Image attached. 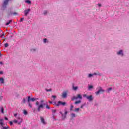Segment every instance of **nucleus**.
I'll use <instances>...</instances> for the list:
<instances>
[{"label":"nucleus","instance_id":"1","mask_svg":"<svg viewBox=\"0 0 129 129\" xmlns=\"http://www.w3.org/2000/svg\"><path fill=\"white\" fill-rule=\"evenodd\" d=\"M38 99H39V98H31V96H29L28 97V100H27L29 106H30V107L31 108H32V107H33V106L32 105V104L31 103V101H32V102L36 101V100H38Z\"/></svg>","mask_w":129,"mask_h":129},{"label":"nucleus","instance_id":"2","mask_svg":"<svg viewBox=\"0 0 129 129\" xmlns=\"http://www.w3.org/2000/svg\"><path fill=\"white\" fill-rule=\"evenodd\" d=\"M99 90L98 91L95 92L96 95H99V94H102V93H104V92L105 91L104 90L102 89V88L101 87H98Z\"/></svg>","mask_w":129,"mask_h":129},{"label":"nucleus","instance_id":"3","mask_svg":"<svg viewBox=\"0 0 129 129\" xmlns=\"http://www.w3.org/2000/svg\"><path fill=\"white\" fill-rule=\"evenodd\" d=\"M0 124L2 126L3 129H8L9 127L7 126V127L4 126L5 125V123H4V119H0Z\"/></svg>","mask_w":129,"mask_h":129},{"label":"nucleus","instance_id":"4","mask_svg":"<svg viewBox=\"0 0 129 129\" xmlns=\"http://www.w3.org/2000/svg\"><path fill=\"white\" fill-rule=\"evenodd\" d=\"M78 98H80V99H82V96H81V95L80 94H78L77 95V97L74 96L73 98H72V100H76V99H77Z\"/></svg>","mask_w":129,"mask_h":129},{"label":"nucleus","instance_id":"5","mask_svg":"<svg viewBox=\"0 0 129 129\" xmlns=\"http://www.w3.org/2000/svg\"><path fill=\"white\" fill-rule=\"evenodd\" d=\"M58 104H56V106H59V105H63V106L66 105V102H61V101H59L57 102Z\"/></svg>","mask_w":129,"mask_h":129},{"label":"nucleus","instance_id":"6","mask_svg":"<svg viewBox=\"0 0 129 129\" xmlns=\"http://www.w3.org/2000/svg\"><path fill=\"white\" fill-rule=\"evenodd\" d=\"M44 105H45V104H41L39 105L37 107L38 111H39V112L41 111V108H44Z\"/></svg>","mask_w":129,"mask_h":129},{"label":"nucleus","instance_id":"7","mask_svg":"<svg viewBox=\"0 0 129 129\" xmlns=\"http://www.w3.org/2000/svg\"><path fill=\"white\" fill-rule=\"evenodd\" d=\"M67 92H68L64 91L62 93L61 97H62V98H66V97H67Z\"/></svg>","mask_w":129,"mask_h":129},{"label":"nucleus","instance_id":"8","mask_svg":"<svg viewBox=\"0 0 129 129\" xmlns=\"http://www.w3.org/2000/svg\"><path fill=\"white\" fill-rule=\"evenodd\" d=\"M30 11H31V9H29L27 10H24L25 16H26V17H27L28 16V15H29V13H30Z\"/></svg>","mask_w":129,"mask_h":129},{"label":"nucleus","instance_id":"9","mask_svg":"<svg viewBox=\"0 0 129 129\" xmlns=\"http://www.w3.org/2000/svg\"><path fill=\"white\" fill-rule=\"evenodd\" d=\"M87 99H88L89 101H92V100H93V98H92V95H91L89 96H87Z\"/></svg>","mask_w":129,"mask_h":129},{"label":"nucleus","instance_id":"10","mask_svg":"<svg viewBox=\"0 0 129 129\" xmlns=\"http://www.w3.org/2000/svg\"><path fill=\"white\" fill-rule=\"evenodd\" d=\"M11 0H5L4 4H3V7H6L7 5H8L9 2H10Z\"/></svg>","mask_w":129,"mask_h":129},{"label":"nucleus","instance_id":"11","mask_svg":"<svg viewBox=\"0 0 129 129\" xmlns=\"http://www.w3.org/2000/svg\"><path fill=\"white\" fill-rule=\"evenodd\" d=\"M40 120L41 121L42 123L43 124H46V121H45V120L44 119V118L42 116H40Z\"/></svg>","mask_w":129,"mask_h":129},{"label":"nucleus","instance_id":"12","mask_svg":"<svg viewBox=\"0 0 129 129\" xmlns=\"http://www.w3.org/2000/svg\"><path fill=\"white\" fill-rule=\"evenodd\" d=\"M93 75H98L99 76H101V74H100V73H99V72L97 71L96 73H94L93 74Z\"/></svg>","mask_w":129,"mask_h":129},{"label":"nucleus","instance_id":"13","mask_svg":"<svg viewBox=\"0 0 129 129\" xmlns=\"http://www.w3.org/2000/svg\"><path fill=\"white\" fill-rule=\"evenodd\" d=\"M117 55H121L123 56V53H122V50H120L118 52H117Z\"/></svg>","mask_w":129,"mask_h":129},{"label":"nucleus","instance_id":"14","mask_svg":"<svg viewBox=\"0 0 129 129\" xmlns=\"http://www.w3.org/2000/svg\"><path fill=\"white\" fill-rule=\"evenodd\" d=\"M78 89V86H74V84H73V90H74L75 91H76Z\"/></svg>","mask_w":129,"mask_h":129},{"label":"nucleus","instance_id":"15","mask_svg":"<svg viewBox=\"0 0 129 129\" xmlns=\"http://www.w3.org/2000/svg\"><path fill=\"white\" fill-rule=\"evenodd\" d=\"M59 113L61 115L62 119H65L66 118V115H64V114L62 113V112H59Z\"/></svg>","mask_w":129,"mask_h":129},{"label":"nucleus","instance_id":"16","mask_svg":"<svg viewBox=\"0 0 129 129\" xmlns=\"http://www.w3.org/2000/svg\"><path fill=\"white\" fill-rule=\"evenodd\" d=\"M0 83L2 84H4L5 83V80L3 78H0Z\"/></svg>","mask_w":129,"mask_h":129},{"label":"nucleus","instance_id":"17","mask_svg":"<svg viewBox=\"0 0 129 129\" xmlns=\"http://www.w3.org/2000/svg\"><path fill=\"white\" fill-rule=\"evenodd\" d=\"M23 113H24V114H25V115H27V114H28V112L27 111V110H24Z\"/></svg>","mask_w":129,"mask_h":129},{"label":"nucleus","instance_id":"18","mask_svg":"<svg viewBox=\"0 0 129 129\" xmlns=\"http://www.w3.org/2000/svg\"><path fill=\"white\" fill-rule=\"evenodd\" d=\"M76 116V115H75V114H74L73 113H72L71 114V117H72V118H73V117H75Z\"/></svg>","mask_w":129,"mask_h":129},{"label":"nucleus","instance_id":"19","mask_svg":"<svg viewBox=\"0 0 129 129\" xmlns=\"http://www.w3.org/2000/svg\"><path fill=\"white\" fill-rule=\"evenodd\" d=\"M12 22V20H10V21H9V22H7V23L6 24V26H8V25H10V24Z\"/></svg>","mask_w":129,"mask_h":129},{"label":"nucleus","instance_id":"20","mask_svg":"<svg viewBox=\"0 0 129 129\" xmlns=\"http://www.w3.org/2000/svg\"><path fill=\"white\" fill-rule=\"evenodd\" d=\"M81 102V101L79 100V101H77L75 102V104H77L78 103H80Z\"/></svg>","mask_w":129,"mask_h":129},{"label":"nucleus","instance_id":"21","mask_svg":"<svg viewBox=\"0 0 129 129\" xmlns=\"http://www.w3.org/2000/svg\"><path fill=\"white\" fill-rule=\"evenodd\" d=\"M74 108V106H73V105H71L70 110L71 111L73 110Z\"/></svg>","mask_w":129,"mask_h":129},{"label":"nucleus","instance_id":"22","mask_svg":"<svg viewBox=\"0 0 129 129\" xmlns=\"http://www.w3.org/2000/svg\"><path fill=\"white\" fill-rule=\"evenodd\" d=\"M51 111H52V113H55L56 111H57V110H56V109H52Z\"/></svg>","mask_w":129,"mask_h":129},{"label":"nucleus","instance_id":"23","mask_svg":"<svg viewBox=\"0 0 129 129\" xmlns=\"http://www.w3.org/2000/svg\"><path fill=\"white\" fill-rule=\"evenodd\" d=\"M26 3H27V4H31L32 3V2H31V1H30V0H27L26 1Z\"/></svg>","mask_w":129,"mask_h":129},{"label":"nucleus","instance_id":"24","mask_svg":"<svg viewBox=\"0 0 129 129\" xmlns=\"http://www.w3.org/2000/svg\"><path fill=\"white\" fill-rule=\"evenodd\" d=\"M46 108H47V109H50V106H49V105L46 104Z\"/></svg>","mask_w":129,"mask_h":129},{"label":"nucleus","instance_id":"25","mask_svg":"<svg viewBox=\"0 0 129 129\" xmlns=\"http://www.w3.org/2000/svg\"><path fill=\"white\" fill-rule=\"evenodd\" d=\"M1 112L2 113H4V107H1Z\"/></svg>","mask_w":129,"mask_h":129},{"label":"nucleus","instance_id":"26","mask_svg":"<svg viewBox=\"0 0 129 129\" xmlns=\"http://www.w3.org/2000/svg\"><path fill=\"white\" fill-rule=\"evenodd\" d=\"M5 48H7V47H9V44L8 43H6L5 44Z\"/></svg>","mask_w":129,"mask_h":129},{"label":"nucleus","instance_id":"27","mask_svg":"<svg viewBox=\"0 0 129 129\" xmlns=\"http://www.w3.org/2000/svg\"><path fill=\"white\" fill-rule=\"evenodd\" d=\"M93 76V74H89L88 77L90 78L91 77H92Z\"/></svg>","mask_w":129,"mask_h":129},{"label":"nucleus","instance_id":"28","mask_svg":"<svg viewBox=\"0 0 129 129\" xmlns=\"http://www.w3.org/2000/svg\"><path fill=\"white\" fill-rule=\"evenodd\" d=\"M110 90H112V88H109L107 89L108 91H110Z\"/></svg>","mask_w":129,"mask_h":129},{"label":"nucleus","instance_id":"29","mask_svg":"<svg viewBox=\"0 0 129 129\" xmlns=\"http://www.w3.org/2000/svg\"><path fill=\"white\" fill-rule=\"evenodd\" d=\"M91 88H93V86H91V85L89 86V89H91Z\"/></svg>","mask_w":129,"mask_h":129},{"label":"nucleus","instance_id":"30","mask_svg":"<svg viewBox=\"0 0 129 129\" xmlns=\"http://www.w3.org/2000/svg\"><path fill=\"white\" fill-rule=\"evenodd\" d=\"M36 105H37V106H39V101H36Z\"/></svg>","mask_w":129,"mask_h":129},{"label":"nucleus","instance_id":"31","mask_svg":"<svg viewBox=\"0 0 129 129\" xmlns=\"http://www.w3.org/2000/svg\"><path fill=\"white\" fill-rule=\"evenodd\" d=\"M23 103H26V99L24 98L23 99Z\"/></svg>","mask_w":129,"mask_h":129},{"label":"nucleus","instance_id":"32","mask_svg":"<svg viewBox=\"0 0 129 129\" xmlns=\"http://www.w3.org/2000/svg\"><path fill=\"white\" fill-rule=\"evenodd\" d=\"M52 97L53 98H54V99H55V98H56V97H57L55 95H52Z\"/></svg>","mask_w":129,"mask_h":129},{"label":"nucleus","instance_id":"33","mask_svg":"<svg viewBox=\"0 0 129 129\" xmlns=\"http://www.w3.org/2000/svg\"><path fill=\"white\" fill-rule=\"evenodd\" d=\"M67 113H68V112L67 111H66L64 112V115H66H66H67Z\"/></svg>","mask_w":129,"mask_h":129},{"label":"nucleus","instance_id":"34","mask_svg":"<svg viewBox=\"0 0 129 129\" xmlns=\"http://www.w3.org/2000/svg\"><path fill=\"white\" fill-rule=\"evenodd\" d=\"M78 110H79V108H76L75 111H78Z\"/></svg>","mask_w":129,"mask_h":129},{"label":"nucleus","instance_id":"35","mask_svg":"<svg viewBox=\"0 0 129 129\" xmlns=\"http://www.w3.org/2000/svg\"><path fill=\"white\" fill-rule=\"evenodd\" d=\"M48 12H47V11H45L44 12V15H47V13Z\"/></svg>","mask_w":129,"mask_h":129},{"label":"nucleus","instance_id":"36","mask_svg":"<svg viewBox=\"0 0 129 129\" xmlns=\"http://www.w3.org/2000/svg\"><path fill=\"white\" fill-rule=\"evenodd\" d=\"M46 91L48 92L49 91H52V89H47Z\"/></svg>","mask_w":129,"mask_h":129},{"label":"nucleus","instance_id":"37","mask_svg":"<svg viewBox=\"0 0 129 129\" xmlns=\"http://www.w3.org/2000/svg\"><path fill=\"white\" fill-rule=\"evenodd\" d=\"M83 97H86V98H87V95L86 94H84L83 95Z\"/></svg>","mask_w":129,"mask_h":129},{"label":"nucleus","instance_id":"38","mask_svg":"<svg viewBox=\"0 0 129 129\" xmlns=\"http://www.w3.org/2000/svg\"><path fill=\"white\" fill-rule=\"evenodd\" d=\"M23 21H24V18H21L20 22H23Z\"/></svg>","mask_w":129,"mask_h":129},{"label":"nucleus","instance_id":"39","mask_svg":"<svg viewBox=\"0 0 129 129\" xmlns=\"http://www.w3.org/2000/svg\"><path fill=\"white\" fill-rule=\"evenodd\" d=\"M46 41H47V39L45 38L44 39V43H46Z\"/></svg>","mask_w":129,"mask_h":129},{"label":"nucleus","instance_id":"40","mask_svg":"<svg viewBox=\"0 0 129 129\" xmlns=\"http://www.w3.org/2000/svg\"><path fill=\"white\" fill-rule=\"evenodd\" d=\"M13 15H15V16H16V15H18V13L15 12L13 13Z\"/></svg>","mask_w":129,"mask_h":129},{"label":"nucleus","instance_id":"41","mask_svg":"<svg viewBox=\"0 0 129 129\" xmlns=\"http://www.w3.org/2000/svg\"><path fill=\"white\" fill-rule=\"evenodd\" d=\"M0 74H4V72L3 71H0Z\"/></svg>","mask_w":129,"mask_h":129},{"label":"nucleus","instance_id":"42","mask_svg":"<svg viewBox=\"0 0 129 129\" xmlns=\"http://www.w3.org/2000/svg\"><path fill=\"white\" fill-rule=\"evenodd\" d=\"M17 115H18V114H17V113L14 114V116H15V117H17Z\"/></svg>","mask_w":129,"mask_h":129},{"label":"nucleus","instance_id":"43","mask_svg":"<svg viewBox=\"0 0 129 129\" xmlns=\"http://www.w3.org/2000/svg\"><path fill=\"white\" fill-rule=\"evenodd\" d=\"M5 119L6 120H9V118H8L7 117H5Z\"/></svg>","mask_w":129,"mask_h":129},{"label":"nucleus","instance_id":"44","mask_svg":"<svg viewBox=\"0 0 129 129\" xmlns=\"http://www.w3.org/2000/svg\"><path fill=\"white\" fill-rule=\"evenodd\" d=\"M14 122H15V123H17L18 122V120H14Z\"/></svg>","mask_w":129,"mask_h":129},{"label":"nucleus","instance_id":"45","mask_svg":"<svg viewBox=\"0 0 129 129\" xmlns=\"http://www.w3.org/2000/svg\"><path fill=\"white\" fill-rule=\"evenodd\" d=\"M10 124H11V125H12L13 124V122L12 121H10Z\"/></svg>","mask_w":129,"mask_h":129},{"label":"nucleus","instance_id":"46","mask_svg":"<svg viewBox=\"0 0 129 129\" xmlns=\"http://www.w3.org/2000/svg\"><path fill=\"white\" fill-rule=\"evenodd\" d=\"M98 7H101V4H98Z\"/></svg>","mask_w":129,"mask_h":129},{"label":"nucleus","instance_id":"47","mask_svg":"<svg viewBox=\"0 0 129 129\" xmlns=\"http://www.w3.org/2000/svg\"><path fill=\"white\" fill-rule=\"evenodd\" d=\"M83 106H84V105H82L81 106V108H83Z\"/></svg>","mask_w":129,"mask_h":129},{"label":"nucleus","instance_id":"48","mask_svg":"<svg viewBox=\"0 0 129 129\" xmlns=\"http://www.w3.org/2000/svg\"><path fill=\"white\" fill-rule=\"evenodd\" d=\"M40 102H41V103H43V102H44V100L40 101Z\"/></svg>","mask_w":129,"mask_h":129},{"label":"nucleus","instance_id":"49","mask_svg":"<svg viewBox=\"0 0 129 129\" xmlns=\"http://www.w3.org/2000/svg\"><path fill=\"white\" fill-rule=\"evenodd\" d=\"M2 53H0V57H2Z\"/></svg>","mask_w":129,"mask_h":129},{"label":"nucleus","instance_id":"50","mask_svg":"<svg viewBox=\"0 0 129 129\" xmlns=\"http://www.w3.org/2000/svg\"><path fill=\"white\" fill-rule=\"evenodd\" d=\"M0 64H3V62L0 61Z\"/></svg>","mask_w":129,"mask_h":129},{"label":"nucleus","instance_id":"51","mask_svg":"<svg viewBox=\"0 0 129 129\" xmlns=\"http://www.w3.org/2000/svg\"><path fill=\"white\" fill-rule=\"evenodd\" d=\"M49 103H52V102L49 101Z\"/></svg>","mask_w":129,"mask_h":129},{"label":"nucleus","instance_id":"52","mask_svg":"<svg viewBox=\"0 0 129 129\" xmlns=\"http://www.w3.org/2000/svg\"><path fill=\"white\" fill-rule=\"evenodd\" d=\"M53 118L55 117V116L54 115V114H52Z\"/></svg>","mask_w":129,"mask_h":129},{"label":"nucleus","instance_id":"53","mask_svg":"<svg viewBox=\"0 0 129 129\" xmlns=\"http://www.w3.org/2000/svg\"><path fill=\"white\" fill-rule=\"evenodd\" d=\"M2 36H5V34H2Z\"/></svg>","mask_w":129,"mask_h":129},{"label":"nucleus","instance_id":"54","mask_svg":"<svg viewBox=\"0 0 129 129\" xmlns=\"http://www.w3.org/2000/svg\"><path fill=\"white\" fill-rule=\"evenodd\" d=\"M24 129H26V128H24Z\"/></svg>","mask_w":129,"mask_h":129}]
</instances>
